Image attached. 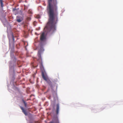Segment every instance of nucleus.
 Wrapping results in <instances>:
<instances>
[{
  "mask_svg": "<svg viewBox=\"0 0 123 123\" xmlns=\"http://www.w3.org/2000/svg\"><path fill=\"white\" fill-rule=\"evenodd\" d=\"M48 5L47 7V12L49 18L44 29L48 32L51 34L55 32L56 30V24L59 21L58 13L57 0H48Z\"/></svg>",
  "mask_w": 123,
  "mask_h": 123,
  "instance_id": "1",
  "label": "nucleus"
},
{
  "mask_svg": "<svg viewBox=\"0 0 123 123\" xmlns=\"http://www.w3.org/2000/svg\"><path fill=\"white\" fill-rule=\"evenodd\" d=\"M16 21L18 22H20L23 20V18L20 16H18L16 17Z\"/></svg>",
  "mask_w": 123,
  "mask_h": 123,
  "instance_id": "2",
  "label": "nucleus"
},
{
  "mask_svg": "<svg viewBox=\"0 0 123 123\" xmlns=\"http://www.w3.org/2000/svg\"><path fill=\"white\" fill-rule=\"evenodd\" d=\"M59 105L58 104L56 105V114L58 115L59 112Z\"/></svg>",
  "mask_w": 123,
  "mask_h": 123,
  "instance_id": "3",
  "label": "nucleus"
},
{
  "mask_svg": "<svg viewBox=\"0 0 123 123\" xmlns=\"http://www.w3.org/2000/svg\"><path fill=\"white\" fill-rule=\"evenodd\" d=\"M40 68L41 70L42 71V73H43V72L44 73L45 72V71L42 62H41L40 63Z\"/></svg>",
  "mask_w": 123,
  "mask_h": 123,
  "instance_id": "4",
  "label": "nucleus"
},
{
  "mask_svg": "<svg viewBox=\"0 0 123 123\" xmlns=\"http://www.w3.org/2000/svg\"><path fill=\"white\" fill-rule=\"evenodd\" d=\"M20 108L22 110V112L24 113L25 115L26 116L27 115V113L26 111L22 107L20 106Z\"/></svg>",
  "mask_w": 123,
  "mask_h": 123,
  "instance_id": "5",
  "label": "nucleus"
},
{
  "mask_svg": "<svg viewBox=\"0 0 123 123\" xmlns=\"http://www.w3.org/2000/svg\"><path fill=\"white\" fill-rule=\"evenodd\" d=\"M45 39L44 34V33H43L41 36L40 39L41 41H43Z\"/></svg>",
  "mask_w": 123,
  "mask_h": 123,
  "instance_id": "6",
  "label": "nucleus"
},
{
  "mask_svg": "<svg viewBox=\"0 0 123 123\" xmlns=\"http://www.w3.org/2000/svg\"><path fill=\"white\" fill-rule=\"evenodd\" d=\"M50 123H59V120L58 117H56L54 119V122H51Z\"/></svg>",
  "mask_w": 123,
  "mask_h": 123,
  "instance_id": "7",
  "label": "nucleus"
},
{
  "mask_svg": "<svg viewBox=\"0 0 123 123\" xmlns=\"http://www.w3.org/2000/svg\"><path fill=\"white\" fill-rule=\"evenodd\" d=\"M44 73L43 72V73H42V76L43 78L44 79V80H45L46 81L48 80L49 79L48 78L45 77L44 74Z\"/></svg>",
  "mask_w": 123,
  "mask_h": 123,
  "instance_id": "8",
  "label": "nucleus"
},
{
  "mask_svg": "<svg viewBox=\"0 0 123 123\" xmlns=\"http://www.w3.org/2000/svg\"><path fill=\"white\" fill-rule=\"evenodd\" d=\"M37 55L39 57V59H38V60L41 59V51H38Z\"/></svg>",
  "mask_w": 123,
  "mask_h": 123,
  "instance_id": "9",
  "label": "nucleus"
},
{
  "mask_svg": "<svg viewBox=\"0 0 123 123\" xmlns=\"http://www.w3.org/2000/svg\"><path fill=\"white\" fill-rule=\"evenodd\" d=\"M47 83L50 86H51L52 83L51 82L50 80L49 79L48 80L46 81Z\"/></svg>",
  "mask_w": 123,
  "mask_h": 123,
  "instance_id": "10",
  "label": "nucleus"
},
{
  "mask_svg": "<svg viewBox=\"0 0 123 123\" xmlns=\"http://www.w3.org/2000/svg\"><path fill=\"white\" fill-rule=\"evenodd\" d=\"M22 101L24 104L25 107H26L27 105L26 103L25 102L23 99L22 100Z\"/></svg>",
  "mask_w": 123,
  "mask_h": 123,
  "instance_id": "11",
  "label": "nucleus"
},
{
  "mask_svg": "<svg viewBox=\"0 0 123 123\" xmlns=\"http://www.w3.org/2000/svg\"><path fill=\"white\" fill-rule=\"evenodd\" d=\"M0 0V3L1 5V7H2L3 6V3L2 1V0Z\"/></svg>",
  "mask_w": 123,
  "mask_h": 123,
  "instance_id": "12",
  "label": "nucleus"
},
{
  "mask_svg": "<svg viewBox=\"0 0 123 123\" xmlns=\"http://www.w3.org/2000/svg\"><path fill=\"white\" fill-rule=\"evenodd\" d=\"M12 38L13 41V42H14V36L12 34Z\"/></svg>",
  "mask_w": 123,
  "mask_h": 123,
  "instance_id": "13",
  "label": "nucleus"
},
{
  "mask_svg": "<svg viewBox=\"0 0 123 123\" xmlns=\"http://www.w3.org/2000/svg\"><path fill=\"white\" fill-rule=\"evenodd\" d=\"M29 13H32V12H31V11H30V12H29Z\"/></svg>",
  "mask_w": 123,
  "mask_h": 123,
  "instance_id": "14",
  "label": "nucleus"
},
{
  "mask_svg": "<svg viewBox=\"0 0 123 123\" xmlns=\"http://www.w3.org/2000/svg\"><path fill=\"white\" fill-rule=\"evenodd\" d=\"M9 41H10V39H9ZM9 45L10 46V43H9Z\"/></svg>",
  "mask_w": 123,
  "mask_h": 123,
  "instance_id": "15",
  "label": "nucleus"
}]
</instances>
